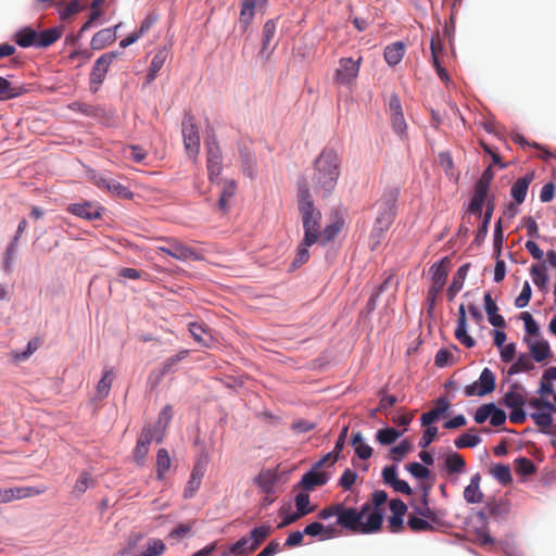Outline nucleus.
<instances>
[{"label":"nucleus","instance_id":"33","mask_svg":"<svg viewBox=\"0 0 556 556\" xmlns=\"http://www.w3.org/2000/svg\"><path fill=\"white\" fill-rule=\"evenodd\" d=\"M113 380H114L113 369H105L102 378L100 379V381L97 384L96 393H97V397L99 400H103L109 395Z\"/></svg>","mask_w":556,"mask_h":556},{"label":"nucleus","instance_id":"39","mask_svg":"<svg viewBox=\"0 0 556 556\" xmlns=\"http://www.w3.org/2000/svg\"><path fill=\"white\" fill-rule=\"evenodd\" d=\"M433 522L414 515L408 516L407 526L413 532H431L434 530Z\"/></svg>","mask_w":556,"mask_h":556},{"label":"nucleus","instance_id":"45","mask_svg":"<svg viewBox=\"0 0 556 556\" xmlns=\"http://www.w3.org/2000/svg\"><path fill=\"white\" fill-rule=\"evenodd\" d=\"M115 36L111 29L98 31L91 39V47L96 50L102 49L106 43L114 41Z\"/></svg>","mask_w":556,"mask_h":556},{"label":"nucleus","instance_id":"51","mask_svg":"<svg viewBox=\"0 0 556 556\" xmlns=\"http://www.w3.org/2000/svg\"><path fill=\"white\" fill-rule=\"evenodd\" d=\"M413 448L410 442L408 440H403L399 445L393 446L390 450V457L392 460L399 463L401 462L404 456L410 452Z\"/></svg>","mask_w":556,"mask_h":556},{"label":"nucleus","instance_id":"10","mask_svg":"<svg viewBox=\"0 0 556 556\" xmlns=\"http://www.w3.org/2000/svg\"><path fill=\"white\" fill-rule=\"evenodd\" d=\"M496 378L493 371L489 368H484L479 377L478 381H475L471 384H468L464 389V393L466 396H483L489 393H492L495 390Z\"/></svg>","mask_w":556,"mask_h":556},{"label":"nucleus","instance_id":"5","mask_svg":"<svg viewBox=\"0 0 556 556\" xmlns=\"http://www.w3.org/2000/svg\"><path fill=\"white\" fill-rule=\"evenodd\" d=\"M270 533L271 527L269 525L255 527L250 531L249 534L242 536L239 541L231 544L228 548V553H224V555L249 556L265 542Z\"/></svg>","mask_w":556,"mask_h":556},{"label":"nucleus","instance_id":"53","mask_svg":"<svg viewBox=\"0 0 556 556\" xmlns=\"http://www.w3.org/2000/svg\"><path fill=\"white\" fill-rule=\"evenodd\" d=\"M481 442V438L477 434L463 433L455 441L454 444L457 448L475 447Z\"/></svg>","mask_w":556,"mask_h":556},{"label":"nucleus","instance_id":"16","mask_svg":"<svg viewBox=\"0 0 556 556\" xmlns=\"http://www.w3.org/2000/svg\"><path fill=\"white\" fill-rule=\"evenodd\" d=\"M154 439L153 430L150 427H146L142 429L139 439L137 441L136 447L134 450V458L138 465H143L146 456L149 452V445Z\"/></svg>","mask_w":556,"mask_h":556},{"label":"nucleus","instance_id":"13","mask_svg":"<svg viewBox=\"0 0 556 556\" xmlns=\"http://www.w3.org/2000/svg\"><path fill=\"white\" fill-rule=\"evenodd\" d=\"M119 52H108L102 54L96 62L90 73V85H97L100 86L109 71V67L113 60L118 58Z\"/></svg>","mask_w":556,"mask_h":556},{"label":"nucleus","instance_id":"55","mask_svg":"<svg viewBox=\"0 0 556 556\" xmlns=\"http://www.w3.org/2000/svg\"><path fill=\"white\" fill-rule=\"evenodd\" d=\"M106 191L116 194L122 199L132 198V192L127 187L123 186L122 184L113 179H111L109 185H106Z\"/></svg>","mask_w":556,"mask_h":556},{"label":"nucleus","instance_id":"54","mask_svg":"<svg viewBox=\"0 0 556 556\" xmlns=\"http://www.w3.org/2000/svg\"><path fill=\"white\" fill-rule=\"evenodd\" d=\"M294 501H295L296 511L302 517H304L307 514L313 511V508L309 507V495L307 493L301 492V493L296 494Z\"/></svg>","mask_w":556,"mask_h":556},{"label":"nucleus","instance_id":"18","mask_svg":"<svg viewBox=\"0 0 556 556\" xmlns=\"http://www.w3.org/2000/svg\"><path fill=\"white\" fill-rule=\"evenodd\" d=\"M328 473L313 466V468L309 471L303 475L301 479V485L304 490L312 491L317 486L325 485L328 482Z\"/></svg>","mask_w":556,"mask_h":556},{"label":"nucleus","instance_id":"19","mask_svg":"<svg viewBox=\"0 0 556 556\" xmlns=\"http://www.w3.org/2000/svg\"><path fill=\"white\" fill-rule=\"evenodd\" d=\"M67 211L75 216L87 220H94L101 217L100 207L91 202L71 204Z\"/></svg>","mask_w":556,"mask_h":556},{"label":"nucleus","instance_id":"25","mask_svg":"<svg viewBox=\"0 0 556 556\" xmlns=\"http://www.w3.org/2000/svg\"><path fill=\"white\" fill-rule=\"evenodd\" d=\"M533 179L532 175H526L523 177L518 178L511 186L510 194L516 201L517 204L523 203L529 185L531 184Z\"/></svg>","mask_w":556,"mask_h":556},{"label":"nucleus","instance_id":"57","mask_svg":"<svg viewBox=\"0 0 556 556\" xmlns=\"http://www.w3.org/2000/svg\"><path fill=\"white\" fill-rule=\"evenodd\" d=\"M516 471L522 476H529L535 472L533 462L527 457H519L516 459Z\"/></svg>","mask_w":556,"mask_h":556},{"label":"nucleus","instance_id":"2","mask_svg":"<svg viewBox=\"0 0 556 556\" xmlns=\"http://www.w3.org/2000/svg\"><path fill=\"white\" fill-rule=\"evenodd\" d=\"M341 160L336 150L326 148L315 161L312 177L313 188L323 197L329 195L337 186L340 176Z\"/></svg>","mask_w":556,"mask_h":556},{"label":"nucleus","instance_id":"60","mask_svg":"<svg viewBox=\"0 0 556 556\" xmlns=\"http://www.w3.org/2000/svg\"><path fill=\"white\" fill-rule=\"evenodd\" d=\"M531 287L528 281L523 283L522 290L520 294L515 300V306L518 308H523L529 304V301L531 299Z\"/></svg>","mask_w":556,"mask_h":556},{"label":"nucleus","instance_id":"58","mask_svg":"<svg viewBox=\"0 0 556 556\" xmlns=\"http://www.w3.org/2000/svg\"><path fill=\"white\" fill-rule=\"evenodd\" d=\"M342 222H334L333 224L327 226L323 232H320V237L323 240V243L329 242L334 239V237L341 231L342 229Z\"/></svg>","mask_w":556,"mask_h":556},{"label":"nucleus","instance_id":"9","mask_svg":"<svg viewBox=\"0 0 556 556\" xmlns=\"http://www.w3.org/2000/svg\"><path fill=\"white\" fill-rule=\"evenodd\" d=\"M184 146L189 157L195 160L200 152V134L193 115L187 113L182 119Z\"/></svg>","mask_w":556,"mask_h":556},{"label":"nucleus","instance_id":"6","mask_svg":"<svg viewBox=\"0 0 556 556\" xmlns=\"http://www.w3.org/2000/svg\"><path fill=\"white\" fill-rule=\"evenodd\" d=\"M155 241L161 243L155 247L157 252L167 254L175 260L181 262L204 260V256L200 252L185 244L176 237H159Z\"/></svg>","mask_w":556,"mask_h":556},{"label":"nucleus","instance_id":"64","mask_svg":"<svg viewBox=\"0 0 556 556\" xmlns=\"http://www.w3.org/2000/svg\"><path fill=\"white\" fill-rule=\"evenodd\" d=\"M493 403L481 405L475 413L473 419L477 424H483L492 414Z\"/></svg>","mask_w":556,"mask_h":556},{"label":"nucleus","instance_id":"34","mask_svg":"<svg viewBox=\"0 0 556 556\" xmlns=\"http://www.w3.org/2000/svg\"><path fill=\"white\" fill-rule=\"evenodd\" d=\"M465 467H466V463H465L464 457L460 454L454 452L446 456L445 468H446L447 473H450V475L460 473L465 470Z\"/></svg>","mask_w":556,"mask_h":556},{"label":"nucleus","instance_id":"15","mask_svg":"<svg viewBox=\"0 0 556 556\" xmlns=\"http://www.w3.org/2000/svg\"><path fill=\"white\" fill-rule=\"evenodd\" d=\"M525 395V388L520 383L515 382L509 387V390L502 397L500 404L506 406L507 408L523 407L526 403Z\"/></svg>","mask_w":556,"mask_h":556},{"label":"nucleus","instance_id":"27","mask_svg":"<svg viewBox=\"0 0 556 556\" xmlns=\"http://www.w3.org/2000/svg\"><path fill=\"white\" fill-rule=\"evenodd\" d=\"M167 58H168V50L166 48H162V49L157 50V52L153 56L150 67H149V72L147 75V84H151L155 79L157 73L163 67Z\"/></svg>","mask_w":556,"mask_h":556},{"label":"nucleus","instance_id":"1","mask_svg":"<svg viewBox=\"0 0 556 556\" xmlns=\"http://www.w3.org/2000/svg\"><path fill=\"white\" fill-rule=\"evenodd\" d=\"M383 521L380 509H371L370 504H364L359 510L340 505L337 525L352 533L369 534L378 532Z\"/></svg>","mask_w":556,"mask_h":556},{"label":"nucleus","instance_id":"11","mask_svg":"<svg viewBox=\"0 0 556 556\" xmlns=\"http://www.w3.org/2000/svg\"><path fill=\"white\" fill-rule=\"evenodd\" d=\"M390 117L393 131L402 139L407 140V124L402 111L400 98L392 94L389 100Z\"/></svg>","mask_w":556,"mask_h":556},{"label":"nucleus","instance_id":"61","mask_svg":"<svg viewBox=\"0 0 556 556\" xmlns=\"http://www.w3.org/2000/svg\"><path fill=\"white\" fill-rule=\"evenodd\" d=\"M406 469L417 479H426L430 476V470L419 463H409Z\"/></svg>","mask_w":556,"mask_h":556},{"label":"nucleus","instance_id":"63","mask_svg":"<svg viewBox=\"0 0 556 556\" xmlns=\"http://www.w3.org/2000/svg\"><path fill=\"white\" fill-rule=\"evenodd\" d=\"M256 482L264 492L269 493L274 485V477L269 471L261 472Z\"/></svg>","mask_w":556,"mask_h":556},{"label":"nucleus","instance_id":"41","mask_svg":"<svg viewBox=\"0 0 556 556\" xmlns=\"http://www.w3.org/2000/svg\"><path fill=\"white\" fill-rule=\"evenodd\" d=\"M237 191V182L235 180L226 181L220 194V198L218 200V207L222 211H226L228 207L229 201L232 199V197L236 194Z\"/></svg>","mask_w":556,"mask_h":556},{"label":"nucleus","instance_id":"12","mask_svg":"<svg viewBox=\"0 0 556 556\" xmlns=\"http://www.w3.org/2000/svg\"><path fill=\"white\" fill-rule=\"evenodd\" d=\"M47 491V486L43 484L36 486H16L5 490H0V504L9 503L13 500H22L31 496H37Z\"/></svg>","mask_w":556,"mask_h":556},{"label":"nucleus","instance_id":"44","mask_svg":"<svg viewBox=\"0 0 556 556\" xmlns=\"http://www.w3.org/2000/svg\"><path fill=\"white\" fill-rule=\"evenodd\" d=\"M492 476L502 484L506 485L513 481L510 468L507 465L496 464L491 468Z\"/></svg>","mask_w":556,"mask_h":556},{"label":"nucleus","instance_id":"52","mask_svg":"<svg viewBox=\"0 0 556 556\" xmlns=\"http://www.w3.org/2000/svg\"><path fill=\"white\" fill-rule=\"evenodd\" d=\"M485 509L490 515L495 517L505 516L509 510L507 503L501 500L489 501L485 505Z\"/></svg>","mask_w":556,"mask_h":556},{"label":"nucleus","instance_id":"28","mask_svg":"<svg viewBox=\"0 0 556 556\" xmlns=\"http://www.w3.org/2000/svg\"><path fill=\"white\" fill-rule=\"evenodd\" d=\"M404 53H405V47H404L403 42L396 41V42L386 47L383 56H384L386 62L389 65L394 66V65H397L402 61Z\"/></svg>","mask_w":556,"mask_h":556},{"label":"nucleus","instance_id":"21","mask_svg":"<svg viewBox=\"0 0 556 556\" xmlns=\"http://www.w3.org/2000/svg\"><path fill=\"white\" fill-rule=\"evenodd\" d=\"M525 342L528 344L531 357L541 363L552 356L549 344L545 340L532 342L530 339L525 338Z\"/></svg>","mask_w":556,"mask_h":556},{"label":"nucleus","instance_id":"37","mask_svg":"<svg viewBox=\"0 0 556 556\" xmlns=\"http://www.w3.org/2000/svg\"><path fill=\"white\" fill-rule=\"evenodd\" d=\"M534 368V365L531 361V356L527 354H520L517 361L510 366L507 374L508 376L517 375L521 371H530Z\"/></svg>","mask_w":556,"mask_h":556},{"label":"nucleus","instance_id":"42","mask_svg":"<svg viewBox=\"0 0 556 556\" xmlns=\"http://www.w3.org/2000/svg\"><path fill=\"white\" fill-rule=\"evenodd\" d=\"M530 275L532 277L534 285L538 288H540V289L545 288V286L548 281V276L546 275V267L544 264L532 265L530 268Z\"/></svg>","mask_w":556,"mask_h":556},{"label":"nucleus","instance_id":"22","mask_svg":"<svg viewBox=\"0 0 556 556\" xmlns=\"http://www.w3.org/2000/svg\"><path fill=\"white\" fill-rule=\"evenodd\" d=\"M480 473L471 477L470 483L464 490V498L469 504H479L483 502V493L480 490Z\"/></svg>","mask_w":556,"mask_h":556},{"label":"nucleus","instance_id":"24","mask_svg":"<svg viewBox=\"0 0 556 556\" xmlns=\"http://www.w3.org/2000/svg\"><path fill=\"white\" fill-rule=\"evenodd\" d=\"M469 267H470V264H464L455 273L452 283L450 285V287L447 289L448 301H453L455 299L456 294L463 289Z\"/></svg>","mask_w":556,"mask_h":556},{"label":"nucleus","instance_id":"31","mask_svg":"<svg viewBox=\"0 0 556 556\" xmlns=\"http://www.w3.org/2000/svg\"><path fill=\"white\" fill-rule=\"evenodd\" d=\"M62 36V31L59 28H49L42 31H38L37 48H47L58 41Z\"/></svg>","mask_w":556,"mask_h":556},{"label":"nucleus","instance_id":"30","mask_svg":"<svg viewBox=\"0 0 556 556\" xmlns=\"http://www.w3.org/2000/svg\"><path fill=\"white\" fill-rule=\"evenodd\" d=\"M166 549L164 542L160 539H149L142 546V551L136 556H161Z\"/></svg>","mask_w":556,"mask_h":556},{"label":"nucleus","instance_id":"32","mask_svg":"<svg viewBox=\"0 0 556 556\" xmlns=\"http://www.w3.org/2000/svg\"><path fill=\"white\" fill-rule=\"evenodd\" d=\"M303 533L311 536L321 534L323 539L326 540L334 536L336 529L333 527H325L323 523L315 521L307 525L304 528Z\"/></svg>","mask_w":556,"mask_h":556},{"label":"nucleus","instance_id":"14","mask_svg":"<svg viewBox=\"0 0 556 556\" xmlns=\"http://www.w3.org/2000/svg\"><path fill=\"white\" fill-rule=\"evenodd\" d=\"M206 166L208 178L213 180L214 178H217L220 175L223 169L222 150L215 140L208 141L206 143Z\"/></svg>","mask_w":556,"mask_h":556},{"label":"nucleus","instance_id":"43","mask_svg":"<svg viewBox=\"0 0 556 556\" xmlns=\"http://www.w3.org/2000/svg\"><path fill=\"white\" fill-rule=\"evenodd\" d=\"M189 355L188 350L179 351L177 354L166 358V361L163 363L161 375L165 376L169 372H174L176 370L177 365L179 362L185 359Z\"/></svg>","mask_w":556,"mask_h":556},{"label":"nucleus","instance_id":"49","mask_svg":"<svg viewBox=\"0 0 556 556\" xmlns=\"http://www.w3.org/2000/svg\"><path fill=\"white\" fill-rule=\"evenodd\" d=\"M422 502H424V507H416L415 508L416 514L433 523H438L439 516H438L437 511H434L433 509H431L428 506V491H425Z\"/></svg>","mask_w":556,"mask_h":556},{"label":"nucleus","instance_id":"36","mask_svg":"<svg viewBox=\"0 0 556 556\" xmlns=\"http://www.w3.org/2000/svg\"><path fill=\"white\" fill-rule=\"evenodd\" d=\"M352 445L354 446L356 455L361 459H368L372 455V448L366 444L363 440V435L361 432H356L352 437Z\"/></svg>","mask_w":556,"mask_h":556},{"label":"nucleus","instance_id":"56","mask_svg":"<svg viewBox=\"0 0 556 556\" xmlns=\"http://www.w3.org/2000/svg\"><path fill=\"white\" fill-rule=\"evenodd\" d=\"M455 338L466 348H472L476 341L467 333V324H457Z\"/></svg>","mask_w":556,"mask_h":556},{"label":"nucleus","instance_id":"50","mask_svg":"<svg viewBox=\"0 0 556 556\" xmlns=\"http://www.w3.org/2000/svg\"><path fill=\"white\" fill-rule=\"evenodd\" d=\"M311 245L312 244H305V238H303L296 249V254L291 265L292 268H299L309 260L308 247Z\"/></svg>","mask_w":556,"mask_h":556},{"label":"nucleus","instance_id":"26","mask_svg":"<svg viewBox=\"0 0 556 556\" xmlns=\"http://www.w3.org/2000/svg\"><path fill=\"white\" fill-rule=\"evenodd\" d=\"M38 31L31 27H24L15 33L14 41L22 48H37Z\"/></svg>","mask_w":556,"mask_h":556},{"label":"nucleus","instance_id":"23","mask_svg":"<svg viewBox=\"0 0 556 556\" xmlns=\"http://www.w3.org/2000/svg\"><path fill=\"white\" fill-rule=\"evenodd\" d=\"M26 88L22 85H13L5 77L0 76V101H9L15 99L26 92Z\"/></svg>","mask_w":556,"mask_h":556},{"label":"nucleus","instance_id":"35","mask_svg":"<svg viewBox=\"0 0 556 556\" xmlns=\"http://www.w3.org/2000/svg\"><path fill=\"white\" fill-rule=\"evenodd\" d=\"M172 460L166 448H160L156 456V478L163 480L169 470Z\"/></svg>","mask_w":556,"mask_h":556},{"label":"nucleus","instance_id":"47","mask_svg":"<svg viewBox=\"0 0 556 556\" xmlns=\"http://www.w3.org/2000/svg\"><path fill=\"white\" fill-rule=\"evenodd\" d=\"M241 159H242V170L243 173L250 177L253 178L255 176V168H256V161L255 156L248 152V151H240Z\"/></svg>","mask_w":556,"mask_h":556},{"label":"nucleus","instance_id":"8","mask_svg":"<svg viewBox=\"0 0 556 556\" xmlns=\"http://www.w3.org/2000/svg\"><path fill=\"white\" fill-rule=\"evenodd\" d=\"M362 61V56H359L357 60L352 58H341L334 72V83L348 88H352L358 76Z\"/></svg>","mask_w":556,"mask_h":556},{"label":"nucleus","instance_id":"40","mask_svg":"<svg viewBox=\"0 0 556 556\" xmlns=\"http://www.w3.org/2000/svg\"><path fill=\"white\" fill-rule=\"evenodd\" d=\"M554 412H536L531 414V418L534 420L535 425L540 428L543 433H548L549 428L553 425L552 414Z\"/></svg>","mask_w":556,"mask_h":556},{"label":"nucleus","instance_id":"7","mask_svg":"<svg viewBox=\"0 0 556 556\" xmlns=\"http://www.w3.org/2000/svg\"><path fill=\"white\" fill-rule=\"evenodd\" d=\"M448 264H450V258L445 256L442 260H440L439 262H435L430 267L429 271L431 274L432 283L427 293V304H428L429 311H431L434 307L437 298H438L439 293L443 290V288L446 283V279H447V275H448V270H447Z\"/></svg>","mask_w":556,"mask_h":556},{"label":"nucleus","instance_id":"38","mask_svg":"<svg viewBox=\"0 0 556 556\" xmlns=\"http://www.w3.org/2000/svg\"><path fill=\"white\" fill-rule=\"evenodd\" d=\"M91 485H93V478L92 476L87 472V471H83L78 479L76 480L74 486H73V491L72 493L76 496V497H79L80 495H83Z\"/></svg>","mask_w":556,"mask_h":556},{"label":"nucleus","instance_id":"3","mask_svg":"<svg viewBox=\"0 0 556 556\" xmlns=\"http://www.w3.org/2000/svg\"><path fill=\"white\" fill-rule=\"evenodd\" d=\"M299 211L302 216L305 244H314L320 237L321 214L314 206V202L306 181L299 184Z\"/></svg>","mask_w":556,"mask_h":556},{"label":"nucleus","instance_id":"46","mask_svg":"<svg viewBox=\"0 0 556 556\" xmlns=\"http://www.w3.org/2000/svg\"><path fill=\"white\" fill-rule=\"evenodd\" d=\"M402 435V432L394 428H384L380 429L377 432V440L382 445H389L394 443Z\"/></svg>","mask_w":556,"mask_h":556},{"label":"nucleus","instance_id":"48","mask_svg":"<svg viewBox=\"0 0 556 556\" xmlns=\"http://www.w3.org/2000/svg\"><path fill=\"white\" fill-rule=\"evenodd\" d=\"M18 241L17 238H13L10 244L7 247L2 268L7 273H11L12 264L15 258L17 251Z\"/></svg>","mask_w":556,"mask_h":556},{"label":"nucleus","instance_id":"20","mask_svg":"<svg viewBox=\"0 0 556 556\" xmlns=\"http://www.w3.org/2000/svg\"><path fill=\"white\" fill-rule=\"evenodd\" d=\"M450 408V402L441 396L435 401V405L432 409L421 415L420 421L422 426H430L441 416H443Z\"/></svg>","mask_w":556,"mask_h":556},{"label":"nucleus","instance_id":"62","mask_svg":"<svg viewBox=\"0 0 556 556\" xmlns=\"http://www.w3.org/2000/svg\"><path fill=\"white\" fill-rule=\"evenodd\" d=\"M520 318L525 323L526 331L531 336H539V326L529 312H522Z\"/></svg>","mask_w":556,"mask_h":556},{"label":"nucleus","instance_id":"4","mask_svg":"<svg viewBox=\"0 0 556 556\" xmlns=\"http://www.w3.org/2000/svg\"><path fill=\"white\" fill-rule=\"evenodd\" d=\"M397 198L399 189L392 188L386 191L376 203L377 217L370 235L372 249L380 243L381 237L389 230L394 220Z\"/></svg>","mask_w":556,"mask_h":556},{"label":"nucleus","instance_id":"29","mask_svg":"<svg viewBox=\"0 0 556 556\" xmlns=\"http://www.w3.org/2000/svg\"><path fill=\"white\" fill-rule=\"evenodd\" d=\"M486 197H488V190L478 188L475 186V192L471 198L470 204L468 206V212L470 214L480 216L482 213V207L484 205Z\"/></svg>","mask_w":556,"mask_h":556},{"label":"nucleus","instance_id":"59","mask_svg":"<svg viewBox=\"0 0 556 556\" xmlns=\"http://www.w3.org/2000/svg\"><path fill=\"white\" fill-rule=\"evenodd\" d=\"M276 33V24L273 20H268L263 27V48L262 51L268 49L270 41L273 40Z\"/></svg>","mask_w":556,"mask_h":556},{"label":"nucleus","instance_id":"17","mask_svg":"<svg viewBox=\"0 0 556 556\" xmlns=\"http://www.w3.org/2000/svg\"><path fill=\"white\" fill-rule=\"evenodd\" d=\"M267 0H243L239 16V25L245 31L255 16L256 7H265Z\"/></svg>","mask_w":556,"mask_h":556}]
</instances>
